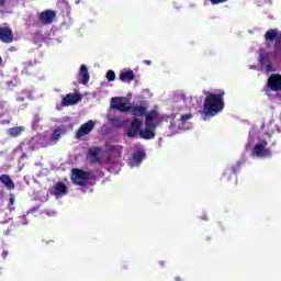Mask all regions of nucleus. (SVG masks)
Wrapping results in <instances>:
<instances>
[{
    "label": "nucleus",
    "mask_w": 281,
    "mask_h": 281,
    "mask_svg": "<svg viewBox=\"0 0 281 281\" xmlns=\"http://www.w3.org/2000/svg\"><path fill=\"white\" fill-rule=\"evenodd\" d=\"M265 128V124L260 123V125H255L251 127L248 135V144H255L252 149V157H257L258 159H266L267 157H271V148H269V142H271V135L263 134L262 130Z\"/></svg>",
    "instance_id": "1"
},
{
    "label": "nucleus",
    "mask_w": 281,
    "mask_h": 281,
    "mask_svg": "<svg viewBox=\"0 0 281 281\" xmlns=\"http://www.w3.org/2000/svg\"><path fill=\"white\" fill-rule=\"evenodd\" d=\"M172 117L175 116L159 114L157 110L147 112L145 116V128L140 130L139 136L143 139H153V137H155V130L157 126H161L162 122H168V120Z\"/></svg>",
    "instance_id": "2"
},
{
    "label": "nucleus",
    "mask_w": 281,
    "mask_h": 281,
    "mask_svg": "<svg viewBox=\"0 0 281 281\" xmlns=\"http://www.w3.org/2000/svg\"><path fill=\"white\" fill-rule=\"evenodd\" d=\"M204 100V120L207 117H214V115H218L221 111L225 108V102L223 97L225 95V91L215 90L214 92H205Z\"/></svg>",
    "instance_id": "3"
},
{
    "label": "nucleus",
    "mask_w": 281,
    "mask_h": 281,
    "mask_svg": "<svg viewBox=\"0 0 281 281\" xmlns=\"http://www.w3.org/2000/svg\"><path fill=\"white\" fill-rule=\"evenodd\" d=\"M132 156L128 159L130 168H137L144 161V157H146V150L144 146L140 144L134 145L131 148Z\"/></svg>",
    "instance_id": "4"
},
{
    "label": "nucleus",
    "mask_w": 281,
    "mask_h": 281,
    "mask_svg": "<svg viewBox=\"0 0 281 281\" xmlns=\"http://www.w3.org/2000/svg\"><path fill=\"white\" fill-rule=\"evenodd\" d=\"M91 179H93V172L82 169H72L71 180L75 186L85 187Z\"/></svg>",
    "instance_id": "5"
},
{
    "label": "nucleus",
    "mask_w": 281,
    "mask_h": 281,
    "mask_svg": "<svg viewBox=\"0 0 281 281\" xmlns=\"http://www.w3.org/2000/svg\"><path fill=\"white\" fill-rule=\"evenodd\" d=\"M273 60H276V53L269 50H261L259 55V64L261 69H265L267 74L273 71Z\"/></svg>",
    "instance_id": "6"
},
{
    "label": "nucleus",
    "mask_w": 281,
    "mask_h": 281,
    "mask_svg": "<svg viewBox=\"0 0 281 281\" xmlns=\"http://www.w3.org/2000/svg\"><path fill=\"white\" fill-rule=\"evenodd\" d=\"M106 150L109 153H112V157L108 160V170L113 172V167L116 166V168H120V157H122V147L115 146V145H106Z\"/></svg>",
    "instance_id": "7"
},
{
    "label": "nucleus",
    "mask_w": 281,
    "mask_h": 281,
    "mask_svg": "<svg viewBox=\"0 0 281 281\" xmlns=\"http://www.w3.org/2000/svg\"><path fill=\"white\" fill-rule=\"evenodd\" d=\"M59 123L61 125L58 126L50 135V142H53V144H56V142L67 133V130L71 126V119L69 116H63L59 119Z\"/></svg>",
    "instance_id": "8"
},
{
    "label": "nucleus",
    "mask_w": 281,
    "mask_h": 281,
    "mask_svg": "<svg viewBox=\"0 0 281 281\" xmlns=\"http://www.w3.org/2000/svg\"><path fill=\"white\" fill-rule=\"evenodd\" d=\"M111 109L121 111L122 113H128L131 111V100L124 97H114L110 102Z\"/></svg>",
    "instance_id": "9"
},
{
    "label": "nucleus",
    "mask_w": 281,
    "mask_h": 281,
    "mask_svg": "<svg viewBox=\"0 0 281 281\" xmlns=\"http://www.w3.org/2000/svg\"><path fill=\"white\" fill-rule=\"evenodd\" d=\"M38 146H47V136L40 134L30 140H25L22 143V148L30 150H34V148H38Z\"/></svg>",
    "instance_id": "10"
},
{
    "label": "nucleus",
    "mask_w": 281,
    "mask_h": 281,
    "mask_svg": "<svg viewBox=\"0 0 281 281\" xmlns=\"http://www.w3.org/2000/svg\"><path fill=\"white\" fill-rule=\"evenodd\" d=\"M271 91H281V75L273 74L269 77L266 88L267 95H271Z\"/></svg>",
    "instance_id": "11"
},
{
    "label": "nucleus",
    "mask_w": 281,
    "mask_h": 281,
    "mask_svg": "<svg viewBox=\"0 0 281 281\" xmlns=\"http://www.w3.org/2000/svg\"><path fill=\"white\" fill-rule=\"evenodd\" d=\"M93 128H95V121L90 120L87 123H83L76 133L77 139L85 137V135H89Z\"/></svg>",
    "instance_id": "12"
},
{
    "label": "nucleus",
    "mask_w": 281,
    "mask_h": 281,
    "mask_svg": "<svg viewBox=\"0 0 281 281\" xmlns=\"http://www.w3.org/2000/svg\"><path fill=\"white\" fill-rule=\"evenodd\" d=\"M192 117V113L182 115L178 122V131H175V133H179V131H190V128H192V123H190Z\"/></svg>",
    "instance_id": "13"
},
{
    "label": "nucleus",
    "mask_w": 281,
    "mask_h": 281,
    "mask_svg": "<svg viewBox=\"0 0 281 281\" xmlns=\"http://www.w3.org/2000/svg\"><path fill=\"white\" fill-rule=\"evenodd\" d=\"M50 193L57 199H63L67 194V186L63 182H57L50 189Z\"/></svg>",
    "instance_id": "14"
},
{
    "label": "nucleus",
    "mask_w": 281,
    "mask_h": 281,
    "mask_svg": "<svg viewBox=\"0 0 281 281\" xmlns=\"http://www.w3.org/2000/svg\"><path fill=\"white\" fill-rule=\"evenodd\" d=\"M130 113L131 115H134V117H146V114L148 111V108H146V105L144 104H133V105H130Z\"/></svg>",
    "instance_id": "15"
},
{
    "label": "nucleus",
    "mask_w": 281,
    "mask_h": 281,
    "mask_svg": "<svg viewBox=\"0 0 281 281\" xmlns=\"http://www.w3.org/2000/svg\"><path fill=\"white\" fill-rule=\"evenodd\" d=\"M139 128H142V120H139L138 117H135L132 121V124L127 131V136L137 137V135H139V133L142 132V130L139 131Z\"/></svg>",
    "instance_id": "16"
},
{
    "label": "nucleus",
    "mask_w": 281,
    "mask_h": 281,
    "mask_svg": "<svg viewBox=\"0 0 281 281\" xmlns=\"http://www.w3.org/2000/svg\"><path fill=\"white\" fill-rule=\"evenodd\" d=\"M54 19H56V12L52 10L43 11L40 14V22L44 25H49L50 23H54Z\"/></svg>",
    "instance_id": "17"
},
{
    "label": "nucleus",
    "mask_w": 281,
    "mask_h": 281,
    "mask_svg": "<svg viewBox=\"0 0 281 281\" xmlns=\"http://www.w3.org/2000/svg\"><path fill=\"white\" fill-rule=\"evenodd\" d=\"M102 158V151L100 147H91L88 151V159L91 164H98Z\"/></svg>",
    "instance_id": "18"
},
{
    "label": "nucleus",
    "mask_w": 281,
    "mask_h": 281,
    "mask_svg": "<svg viewBox=\"0 0 281 281\" xmlns=\"http://www.w3.org/2000/svg\"><path fill=\"white\" fill-rule=\"evenodd\" d=\"M79 100H81L80 94L70 93L64 97L63 106H74V104H78Z\"/></svg>",
    "instance_id": "19"
},
{
    "label": "nucleus",
    "mask_w": 281,
    "mask_h": 281,
    "mask_svg": "<svg viewBox=\"0 0 281 281\" xmlns=\"http://www.w3.org/2000/svg\"><path fill=\"white\" fill-rule=\"evenodd\" d=\"M13 38L14 35L10 27H0V41H2V43H12Z\"/></svg>",
    "instance_id": "20"
},
{
    "label": "nucleus",
    "mask_w": 281,
    "mask_h": 281,
    "mask_svg": "<svg viewBox=\"0 0 281 281\" xmlns=\"http://www.w3.org/2000/svg\"><path fill=\"white\" fill-rule=\"evenodd\" d=\"M120 80L122 82H133V80H135V72H133V70L131 69H123L120 72Z\"/></svg>",
    "instance_id": "21"
},
{
    "label": "nucleus",
    "mask_w": 281,
    "mask_h": 281,
    "mask_svg": "<svg viewBox=\"0 0 281 281\" xmlns=\"http://www.w3.org/2000/svg\"><path fill=\"white\" fill-rule=\"evenodd\" d=\"M79 76L81 78L82 85H88L89 83V79H90L89 69L87 68L86 65L80 66Z\"/></svg>",
    "instance_id": "22"
},
{
    "label": "nucleus",
    "mask_w": 281,
    "mask_h": 281,
    "mask_svg": "<svg viewBox=\"0 0 281 281\" xmlns=\"http://www.w3.org/2000/svg\"><path fill=\"white\" fill-rule=\"evenodd\" d=\"M277 38H278V30L276 29H270L265 34V40L267 45H269L270 43H273V41H276Z\"/></svg>",
    "instance_id": "23"
},
{
    "label": "nucleus",
    "mask_w": 281,
    "mask_h": 281,
    "mask_svg": "<svg viewBox=\"0 0 281 281\" xmlns=\"http://www.w3.org/2000/svg\"><path fill=\"white\" fill-rule=\"evenodd\" d=\"M1 183L8 188V190H14V182H12V179L8 175H2L0 177Z\"/></svg>",
    "instance_id": "24"
},
{
    "label": "nucleus",
    "mask_w": 281,
    "mask_h": 281,
    "mask_svg": "<svg viewBox=\"0 0 281 281\" xmlns=\"http://www.w3.org/2000/svg\"><path fill=\"white\" fill-rule=\"evenodd\" d=\"M8 133L11 137H19L21 133H25L24 126H16L8 130Z\"/></svg>",
    "instance_id": "25"
},
{
    "label": "nucleus",
    "mask_w": 281,
    "mask_h": 281,
    "mask_svg": "<svg viewBox=\"0 0 281 281\" xmlns=\"http://www.w3.org/2000/svg\"><path fill=\"white\" fill-rule=\"evenodd\" d=\"M105 78L109 82H113L115 80V71L109 70L105 75Z\"/></svg>",
    "instance_id": "26"
},
{
    "label": "nucleus",
    "mask_w": 281,
    "mask_h": 281,
    "mask_svg": "<svg viewBox=\"0 0 281 281\" xmlns=\"http://www.w3.org/2000/svg\"><path fill=\"white\" fill-rule=\"evenodd\" d=\"M18 225H27V215L20 216Z\"/></svg>",
    "instance_id": "27"
},
{
    "label": "nucleus",
    "mask_w": 281,
    "mask_h": 281,
    "mask_svg": "<svg viewBox=\"0 0 281 281\" xmlns=\"http://www.w3.org/2000/svg\"><path fill=\"white\" fill-rule=\"evenodd\" d=\"M10 206H9V210H14V203H15V200H14V195H10Z\"/></svg>",
    "instance_id": "28"
},
{
    "label": "nucleus",
    "mask_w": 281,
    "mask_h": 281,
    "mask_svg": "<svg viewBox=\"0 0 281 281\" xmlns=\"http://www.w3.org/2000/svg\"><path fill=\"white\" fill-rule=\"evenodd\" d=\"M40 121L41 119L38 117V115H35L33 119V128H36V124H38Z\"/></svg>",
    "instance_id": "29"
},
{
    "label": "nucleus",
    "mask_w": 281,
    "mask_h": 281,
    "mask_svg": "<svg viewBox=\"0 0 281 281\" xmlns=\"http://www.w3.org/2000/svg\"><path fill=\"white\" fill-rule=\"evenodd\" d=\"M45 214H46L47 216H56V211H54V210H46V211H45Z\"/></svg>",
    "instance_id": "30"
},
{
    "label": "nucleus",
    "mask_w": 281,
    "mask_h": 281,
    "mask_svg": "<svg viewBox=\"0 0 281 281\" xmlns=\"http://www.w3.org/2000/svg\"><path fill=\"white\" fill-rule=\"evenodd\" d=\"M227 0H211L212 5H218V3H225Z\"/></svg>",
    "instance_id": "31"
},
{
    "label": "nucleus",
    "mask_w": 281,
    "mask_h": 281,
    "mask_svg": "<svg viewBox=\"0 0 281 281\" xmlns=\"http://www.w3.org/2000/svg\"><path fill=\"white\" fill-rule=\"evenodd\" d=\"M36 210H38V206H35V207L31 209V210L26 213V216H27V214H32L33 212H36Z\"/></svg>",
    "instance_id": "32"
},
{
    "label": "nucleus",
    "mask_w": 281,
    "mask_h": 281,
    "mask_svg": "<svg viewBox=\"0 0 281 281\" xmlns=\"http://www.w3.org/2000/svg\"><path fill=\"white\" fill-rule=\"evenodd\" d=\"M47 199H49V195H45L44 198L41 199V201H47Z\"/></svg>",
    "instance_id": "33"
},
{
    "label": "nucleus",
    "mask_w": 281,
    "mask_h": 281,
    "mask_svg": "<svg viewBox=\"0 0 281 281\" xmlns=\"http://www.w3.org/2000/svg\"><path fill=\"white\" fill-rule=\"evenodd\" d=\"M5 4V0H0V5H4Z\"/></svg>",
    "instance_id": "34"
},
{
    "label": "nucleus",
    "mask_w": 281,
    "mask_h": 281,
    "mask_svg": "<svg viewBox=\"0 0 281 281\" xmlns=\"http://www.w3.org/2000/svg\"><path fill=\"white\" fill-rule=\"evenodd\" d=\"M170 130L175 131V124H172V123L170 124Z\"/></svg>",
    "instance_id": "35"
},
{
    "label": "nucleus",
    "mask_w": 281,
    "mask_h": 281,
    "mask_svg": "<svg viewBox=\"0 0 281 281\" xmlns=\"http://www.w3.org/2000/svg\"><path fill=\"white\" fill-rule=\"evenodd\" d=\"M3 258H8V252H2Z\"/></svg>",
    "instance_id": "36"
},
{
    "label": "nucleus",
    "mask_w": 281,
    "mask_h": 281,
    "mask_svg": "<svg viewBox=\"0 0 281 281\" xmlns=\"http://www.w3.org/2000/svg\"><path fill=\"white\" fill-rule=\"evenodd\" d=\"M145 65H150V60H145Z\"/></svg>",
    "instance_id": "37"
},
{
    "label": "nucleus",
    "mask_w": 281,
    "mask_h": 281,
    "mask_svg": "<svg viewBox=\"0 0 281 281\" xmlns=\"http://www.w3.org/2000/svg\"><path fill=\"white\" fill-rule=\"evenodd\" d=\"M1 63H2V59H1V57H0V65H1Z\"/></svg>",
    "instance_id": "38"
},
{
    "label": "nucleus",
    "mask_w": 281,
    "mask_h": 281,
    "mask_svg": "<svg viewBox=\"0 0 281 281\" xmlns=\"http://www.w3.org/2000/svg\"><path fill=\"white\" fill-rule=\"evenodd\" d=\"M227 172H231L229 170L228 171H225V175H227Z\"/></svg>",
    "instance_id": "39"
},
{
    "label": "nucleus",
    "mask_w": 281,
    "mask_h": 281,
    "mask_svg": "<svg viewBox=\"0 0 281 281\" xmlns=\"http://www.w3.org/2000/svg\"><path fill=\"white\" fill-rule=\"evenodd\" d=\"M232 172H236L234 169H232Z\"/></svg>",
    "instance_id": "40"
},
{
    "label": "nucleus",
    "mask_w": 281,
    "mask_h": 281,
    "mask_svg": "<svg viewBox=\"0 0 281 281\" xmlns=\"http://www.w3.org/2000/svg\"><path fill=\"white\" fill-rule=\"evenodd\" d=\"M176 281H179V278H176Z\"/></svg>",
    "instance_id": "41"
}]
</instances>
